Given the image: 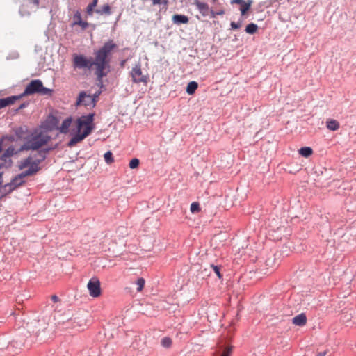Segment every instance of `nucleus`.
I'll list each match as a JSON object with an SVG mask.
<instances>
[{
	"label": "nucleus",
	"instance_id": "7ed1b4c3",
	"mask_svg": "<svg viewBox=\"0 0 356 356\" xmlns=\"http://www.w3.org/2000/svg\"><path fill=\"white\" fill-rule=\"evenodd\" d=\"M93 121V113H90L87 115H83L78 118L76 120L77 133L69 141L68 146H74L76 143L82 141L88 136H89L95 128Z\"/></svg>",
	"mask_w": 356,
	"mask_h": 356
},
{
	"label": "nucleus",
	"instance_id": "37998d69",
	"mask_svg": "<svg viewBox=\"0 0 356 356\" xmlns=\"http://www.w3.org/2000/svg\"><path fill=\"white\" fill-rule=\"evenodd\" d=\"M217 0H212L213 2H216Z\"/></svg>",
	"mask_w": 356,
	"mask_h": 356
},
{
	"label": "nucleus",
	"instance_id": "412c9836",
	"mask_svg": "<svg viewBox=\"0 0 356 356\" xmlns=\"http://www.w3.org/2000/svg\"><path fill=\"white\" fill-rule=\"evenodd\" d=\"M257 25L254 23H250L248 24L247 26L245 27V31L249 34H254V33L257 32Z\"/></svg>",
	"mask_w": 356,
	"mask_h": 356
},
{
	"label": "nucleus",
	"instance_id": "f8f14e48",
	"mask_svg": "<svg viewBox=\"0 0 356 356\" xmlns=\"http://www.w3.org/2000/svg\"><path fill=\"white\" fill-rule=\"evenodd\" d=\"M19 97L20 96H11L6 98L0 99V109L14 104L15 102Z\"/></svg>",
	"mask_w": 356,
	"mask_h": 356
},
{
	"label": "nucleus",
	"instance_id": "0eeeda50",
	"mask_svg": "<svg viewBox=\"0 0 356 356\" xmlns=\"http://www.w3.org/2000/svg\"><path fill=\"white\" fill-rule=\"evenodd\" d=\"M131 76L132 81L136 83H143L146 84L148 81L147 75L143 74L140 63L136 64L131 70Z\"/></svg>",
	"mask_w": 356,
	"mask_h": 356
},
{
	"label": "nucleus",
	"instance_id": "4c0bfd02",
	"mask_svg": "<svg viewBox=\"0 0 356 356\" xmlns=\"http://www.w3.org/2000/svg\"><path fill=\"white\" fill-rule=\"evenodd\" d=\"M2 175L3 173L0 172V186L3 184Z\"/></svg>",
	"mask_w": 356,
	"mask_h": 356
},
{
	"label": "nucleus",
	"instance_id": "b1692460",
	"mask_svg": "<svg viewBox=\"0 0 356 356\" xmlns=\"http://www.w3.org/2000/svg\"><path fill=\"white\" fill-rule=\"evenodd\" d=\"M161 344L164 348H169L172 345V339L169 337H164L161 339Z\"/></svg>",
	"mask_w": 356,
	"mask_h": 356
},
{
	"label": "nucleus",
	"instance_id": "c9c22d12",
	"mask_svg": "<svg viewBox=\"0 0 356 356\" xmlns=\"http://www.w3.org/2000/svg\"><path fill=\"white\" fill-rule=\"evenodd\" d=\"M216 14H217V15H222L225 14V11L223 9H221V10H219L218 11H216Z\"/></svg>",
	"mask_w": 356,
	"mask_h": 356
},
{
	"label": "nucleus",
	"instance_id": "5701e85b",
	"mask_svg": "<svg viewBox=\"0 0 356 356\" xmlns=\"http://www.w3.org/2000/svg\"><path fill=\"white\" fill-rule=\"evenodd\" d=\"M143 3H146L147 1H152V4L153 6L156 5H161L163 4L166 6L168 3V0H141Z\"/></svg>",
	"mask_w": 356,
	"mask_h": 356
},
{
	"label": "nucleus",
	"instance_id": "bb28decb",
	"mask_svg": "<svg viewBox=\"0 0 356 356\" xmlns=\"http://www.w3.org/2000/svg\"><path fill=\"white\" fill-rule=\"evenodd\" d=\"M104 157L105 161L108 164L111 163L113 161V154L111 152H106L104 154Z\"/></svg>",
	"mask_w": 356,
	"mask_h": 356
},
{
	"label": "nucleus",
	"instance_id": "473e14b6",
	"mask_svg": "<svg viewBox=\"0 0 356 356\" xmlns=\"http://www.w3.org/2000/svg\"><path fill=\"white\" fill-rule=\"evenodd\" d=\"M216 12V11H213L212 9L210 8V14L209 16H210L211 18H215L217 16Z\"/></svg>",
	"mask_w": 356,
	"mask_h": 356
},
{
	"label": "nucleus",
	"instance_id": "dca6fc26",
	"mask_svg": "<svg viewBox=\"0 0 356 356\" xmlns=\"http://www.w3.org/2000/svg\"><path fill=\"white\" fill-rule=\"evenodd\" d=\"M72 123V118H68L63 120V122L61 124V126L60 127L59 129L61 133L66 134Z\"/></svg>",
	"mask_w": 356,
	"mask_h": 356
},
{
	"label": "nucleus",
	"instance_id": "2f4dec72",
	"mask_svg": "<svg viewBox=\"0 0 356 356\" xmlns=\"http://www.w3.org/2000/svg\"><path fill=\"white\" fill-rule=\"evenodd\" d=\"M230 25H231L232 29H238L241 26L242 23L241 22H232Z\"/></svg>",
	"mask_w": 356,
	"mask_h": 356
},
{
	"label": "nucleus",
	"instance_id": "ddd939ff",
	"mask_svg": "<svg viewBox=\"0 0 356 356\" xmlns=\"http://www.w3.org/2000/svg\"><path fill=\"white\" fill-rule=\"evenodd\" d=\"M292 322L298 326H303L307 323V316L304 313L300 314L293 318Z\"/></svg>",
	"mask_w": 356,
	"mask_h": 356
},
{
	"label": "nucleus",
	"instance_id": "4be33fe9",
	"mask_svg": "<svg viewBox=\"0 0 356 356\" xmlns=\"http://www.w3.org/2000/svg\"><path fill=\"white\" fill-rule=\"evenodd\" d=\"M251 6V1L247 3L244 1L242 4H241L240 10L241 12V14L243 15L245 14V13L250 9Z\"/></svg>",
	"mask_w": 356,
	"mask_h": 356
},
{
	"label": "nucleus",
	"instance_id": "4468645a",
	"mask_svg": "<svg viewBox=\"0 0 356 356\" xmlns=\"http://www.w3.org/2000/svg\"><path fill=\"white\" fill-rule=\"evenodd\" d=\"M175 24H187L188 22V17L184 15H174L172 19Z\"/></svg>",
	"mask_w": 356,
	"mask_h": 356
},
{
	"label": "nucleus",
	"instance_id": "a211bd4d",
	"mask_svg": "<svg viewBox=\"0 0 356 356\" xmlns=\"http://www.w3.org/2000/svg\"><path fill=\"white\" fill-rule=\"evenodd\" d=\"M198 87V84L196 81H191L188 83L186 87V92L188 95H193Z\"/></svg>",
	"mask_w": 356,
	"mask_h": 356
},
{
	"label": "nucleus",
	"instance_id": "20e7f679",
	"mask_svg": "<svg viewBox=\"0 0 356 356\" xmlns=\"http://www.w3.org/2000/svg\"><path fill=\"white\" fill-rule=\"evenodd\" d=\"M51 140L47 133L35 130L26 138L24 144L20 147L21 151L38 150L47 145Z\"/></svg>",
	"mask_w": 356,
	"mask_h": 356
},
{
	"label": "nucleus",
	"instance_id": "72a5a7b5",
	"mask_svg": "<svg viewBox=\"0 0 356 356\" xmlns=\"http://www.w3.org/2000/svg\"><path fill=\"white\" fill-rule=\"evenodd\" d=\"M51 298L52 301L54 302H57L59 301L58 297L56 295H53Z\"/></svg>",
	"mask_w": 356,
	"mask_h": 356
},
{
	"label": "nucleus",
	"instance_id": "f03ea898",
	"mask_svg": "<svg viewBox=\"0 0 356 356\" xmlns=\"http://www.w3.org/2000/svg\"><path fill=\"white\" fill-rule=\"evenodd\" d=\"M44 159V156H42V159H33L32 156H28L21 160L18 163L19 169L24 170L27 168L28 169L15 176L10 183L4 184V189L8 188V193H11L16 188L22 186L25 182V177L32 176L40 170V164Z\"/></svg>",
	"mask_w": 356,
	"mask_h": 356
},
{
	"label": "nucleus",
	"instance_id": "c85d7f7f",
	"mask_svg": "<svg viewBox=\"0 0 356 356\" xmlns=\"http://www.w3.org/2000/svg\"><path fill=\"white\" fill-rule=\"evenodd\" d=\"M15 153V149L14 147H8L6 151L5 152V153L3 154V156H5V157H9V156H11L12 155H13Z\"/></svg>",
	"mask_w": 356,
	"mask_h": 356
},
{
	"label": "nucleus",
	"instance_id": "9b49d317",
	"mask_svg": "<svg viewBox=\"0 0 356 356\" xmlns=\"http://www.w3.org/2000/svg\"><path fill=\"white\" fill-rule=\"evenodd\" d=\"M72 26L79 25L83 30L86 29L89 24L87 22L82 21L81 14L79 11H76L73 16Z\"/></svg>",
	"mask_w": 356,
	"mask_h": 356
},
{
	"label": "nucleus",
	"instance_id": "6ab92c4d",
	"mask_svg": "<svg viewBox=\"0 0 356 356\" xmlns=\"http://www.w3.org/2000/svg\"><path fill=\"white\" fill-rule=\"evenodd\" d=\"M313 153V150L309 147H304L299 149V154L304 157H309Z\"/></svg>",
	"mask_w": 356,
	"mask_h": 356
},
{
	"label": "nucleus",
	"instance_id": "f257e3e1",
	"mask_svg": "<svg viewBox=\"0 0 356 356\" xmlns=\"http://www.w3.org/2000/svg\"><path fill=\"white\" fill-rule=\"evenodd\" d=\"M117 47L116 44L111 40L106 42L102 47L95 52V59H88L86 56L74 54L72 55V66L74 70L88 69L95 67V74L97 80L102 82V79L109 72L110 55L112 51Z\"/></svg>",
	"mask_w": 356,
	"mask_h": 356
},
{
	"label": "nucleus",
	"instance_id": "e433bc0d",
	"mask_svg": "<svg viewBox=\"0 0 356 356\" xmlns=\"http://www.w3.org/2000/svg\"><path fill=\"white\" fill-rule=\"evenodd\" d=\"M326 354H327V352L323 351V352L319 353L316 356H325Z\"/></svg>",
	"mask_w": 356,
	"mask_h": 356
},
{
	"label": "nucleus",
	"instance_id": "aec40b11",
	"mask_svg": "<svg viewBox=\"0 0 356 356\" xmlns=\"http://www.w3.org/2000/svg\"><path fill=\"white\" fill-rule=\"evenodd\" d=\"M98 0H93L92 2L88 4L86 8V13L88 15L91 16L93 14L94 9L97 5Z\"/></svg>",
	"mask_w": 356,
	"mask_h": 356
},
{
	"label": "nucleus",
	"instance_id": "39448f33",
	"mask_svg": "<svg viewBox=\"0 0 356 356\" xmlns=\"http://www.w3.org/2000/svg\"><path fill=\"white\" fill-rule=\"evenodd\" d=\"M52 90L43 86L42 82L39 79L31 81L26 87L23 94L24 95H29L34 93H39L41 95L51 94Z\"/></svg>",
	"mask_w": 356,
	"mask_h": 356
},
{
	"label": "nucleus",
	"instance_id": "1a4fd4ad",
	"mask_svg": "<svg viewBox=\"0 0 356 356\" xmlns=\"http://www.w3.org/2000/svg\"><path fill=\"white\" fill-rule=\"evenodd\" d=\"M193 4L195 6L202 17H207L209 15L210 8L207 3L200 0H193Z\"/></svg>",
	"mask_w": 356,
	"mask_h": 356
},
{
	"label": "nucleus",
	"instance_id": "a878e982",
	"mask_svg": "<svg viewBox=\"0 0 356 356\" xmlns=\"http://www.w3.org/2000/svg\"><path fill=\"white\" fill-rule=\"evenodd\" d=\"M190 210L192 213H197L200 211V204L198 202H193L191 204Z\"/></svg>",
	"mask_w": 356,
	"mask_h": 356
},
{
	"label": "nucleus",
	"instance_id": "6e6552de",
	"mask_svg": "<svg viewBox=\"0 0 356 356\" xmlns=\"http://www.w3.org/2000/svg\"><path fill=\"white\" fill-rule=\"evenodd\" d=\"M87 288L90 296L97 298L101 295L100 282L97 277H94L89 280Z\"/></svg>",
	"mask_w": 356,
	"mask_h": 356
},
{
	"label": "nucleus",
	"instance_id": "58836bf2",
	"mask_svg": "<svg viewBox=\"0 0 356 356\" xmlns=\"http://www.w3.org/2000/svg\"><path fill=\"white\" fill-rule=\"evenodd\" d=\"M195 17L198 19V20H201V18L199 15H196Z\"/></svg>",
	"mask_w": 356,
	"mask_h": 356
},
{
	"label": "nucleus",
	"instance_id": "ea45409f",
	"mask_svg": "<svg viewBox=\"0 0 356 356\" xmlns=\"http://www.w3.org/2000/svg\"><path fill=\"white\" fill-rule=\"evenodd\" d=\"M99 95V92H98L97 94H95V96L94 97H95V99H96L97 97H98Z\"/></svg>",
	"mask_w": 356,
	"mask_h": 356
},
{
	"label": "nucleus",
	"instance_id": "79ce46f5",
	"mask_svg": "<svg viewBox=\"0 0 356 356\" xmlns=\"http://www.w3.org/2000/svg\"><path fill=\"white\" fill-rule=\"evenodd\" d=\"M2 147H1V143H0V152H1Z\"/></svg>",
	"mask_w": 356,
	"mask_h": 356
},
{
	"label": "nucleus",
	"instance_id": "c756f323",
	"mask_svg": "<svg viewBox=\"0 0 356 356\" xmlns=\"http://www.w3.org/2000/svg\"><path fill=\"white\" fill-rule=\"evenodd\" d=\"M211 267L213 268V271L215 272L216 275L218 277V278H221L222 275L220 273V267L218 266L213 265V264L211 265Z\"/></svg>",
	"mask_w": 356,
	"mask_h": 356
},
{
	"label": "nucleus",
	"instance_id": "a19ab883",
	"mask_svg": "<svg viewBox=\"0 0 356 356\" xmlns=\"http://www.w3.org/2000/svg\"><path fill=\"white\" fill-rule=\"evenodd\" d=\"M24 107V104H22V105L20 106L19 108H22Z\"/></svg>",
	"mask_w": 356,
	"mask_h": 356
},
{
	"label": "nucleus",
	"instance_id": "cd10ccee",
	"mask_svg": "<svg viewBox=\"0 0 356 356\" xmlns=\"http://www.w3.org/2000/svg\"><path fill=\"white\" fill-rule=\"evenodd\" d=\"M140 161L138 159H132L129 162V168L131 169H134L138 167Z\"/></svg>",
	"mask_w": 356,
	"mask_h": 356
},
{
	"label": "nucleus",
	"instance_id": "393cba45",
	"mask_svg": "<svg viewBox=\"0 0 356 356\" xmlns=\"http://www.w3.org/2000/svg\"><path fill=\"white\" fill-rule=\"evenodd\" d=\"M145 281L143 278H138L136 282L137 285V291L138 292L141 291L145 286Z\"/></svg>",
	"mask_w": 356,
	"mask_h": 356
},
{
	"label": "nucleus",
	"instance_id": "7c9ffc66",
	"mask_svg": "<svg viewBox=\"0 0 356 356\" xmlns=\"http://www.w3.org/2000/svg\"><path fill=\"white\" fill-rule=\"evenodd\" d=\"M3 186L4 185L2 184L0 186V193H1L0 200H2L7 194L10 193H8V188H7L6 189H4Z\"/></svg>",
	"mask_w": 356,
	"mask_h": 356
},
{
	"label": "nucleus",
	"instance_id": "423d86ee",
	"mask_svg": "<svg viewBox=\"0 0 356 356\" xmlns=\"http://www.w3.org/2000/svg\"><path fill=\"white\" fill-rule=\"evenodd\" d=\"M233 346L225 341L220 340L215 349L213 356H231Z\"/></svg>",
	"mask_w": 356,
	"mask_h": 356
},
{
	"label": "nucleus",
	"instance_id": "f704fd0d",
	"mask_svg": "<svg viewBox=\"0 0 356 356\" xmlns=\"http://www.w3.org/2000/svg\"><path fill=\"white\" fill-rule=\"evenodd\" d=\"M245 1L243 0H233L232 1V3H238V4H242Z\"/></svg>",
	"mask_w": 356,
	"mask_h": 356
},
{
	"label": "nucleus",
	"instance_id": "f3484780",
	"mask_svg": "<svg viewBox=\"0 0 356 356\" xmlns=\"http://www.w3.org/2000/svg\"><path fill=\"white\" fill-rule=\"evenodd\" d=\"M326 127L330 131H337L339 128V123L336 120L330 119L326 122Z\"/></svg>",
	"mask_w": 356,
	"mask_h": 356
},
{
	"label": "nucleus",
	"instance_id": "2eb2a0df",
	"mask_svg": "<svg viewBox=\"0 0 356 356\" xmlns=\"http://www.w3.org/2000/svg\"><path fill=\"white\" fill-rule=\"evenodd\" d=\"M95 12L100 15H110L111 14V9L108 3L103 5L95 10Z\"/></svg>",
	"mask_w": 356,
	"mask_h": 356
},
{
	"label": "nucleus",
	"instance_id": "9d476101",
	"mask_svg": "<svg viewBox=\"0 0 356 356\" xmlns=\"http://www.w3.org/2000/svg\"><path fill=\"white\" fill-rule=\"evenodd\" d=\"M95 102H96V99H95V97H92L90 95H87L86 94V92H81L79 94V98L77 100V104H83L85 106H89L91 104V105H92V106H94L95 105Z\"/></svg>",
	"mask_w": 356,
	"mask_h": 356
}]
</instances>
